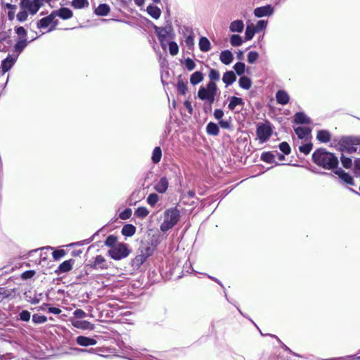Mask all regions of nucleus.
I'll return each mask as SVG.
<instances>
[{
	"label": "nucleus",
	"mask_w": 360,
	"mask_h": 360,
	"mask_svg": "<svg viewBox=\"0 0 360 360\" xmlns=\"http://www.w3.org/2000/svg\"><path fill=\"white\" fill-rule=\"evenodd\" d=\"M51 246L36 248L27 252L18 257L11 258L7 264L0 269L10 270H44L56 266V261L64 257L66 252L63 249L53 250Z\"/></svg>",
	"instance_id": "obj_1"
},
{
	"label": "nucleus",
	"mask_w": 360,
	"mask_h": 360,
	"mask_svg": "<svg viewBox=\"0 0 360 360\" xmlns=\"http://www.w3.org/2000/svg\"><path fill=\"white\" fill-rule=\"evenodd\" d=\"M139 273H146L147 274V283L150 284V286L156 283H159L161 281H167L172 279L174 271H130L128 273L122 274L119 275L112 274L106 278L105 281L103 283L105 286L114 285L116 283L122 281L120 278H127L129 275H136Z\"/></svg>",
	"instance_id": "obj_2"
},
{
	"label": "nucleus",
	"mask_w": 360,
	"mask_h": 360,
	"mask_svg": "<svg viewBox=\"0 0 360 360\" xmlns=\"http://www.w3.org/2000/svg\"><path fill=\"white\" fill-rule=\"evenodd\" d=\"M312 161L317 166L327 170L334 172L339 165L338 157L324 148H319L314 151L311 156Z\"/></svg>",
	"instance_id": "obj_3"
},
{
	"label": "nucleus",
	"mask_w": 360,
	"mask_h": 360,
	"mask_svg": "<svg viewBox=\"0 0 360 360\" xmlns=\"http://www.w3.org/2000/svg\"><path fill=\"white\" fill-rule=\"evenodd\" d=\"M163 221L160 226L162 232L165 233L175 226L180 220L181 212L176 207L167 209L164 212Z\"/></svg>",
	"instance_id": "obj_4"
},
{
	"label": "nucleus",
	"mask_w": 360,
	"mask_h": 360,
	"mask_svg": "<svg viewBox=\"0 0 360 360\" xmlns=\"http://www.w3.org/2000/svg\"><path fill=\"white\" fill-rule=\"evenodd\" d=\"M119 311L116 304L109 302H100L96 305L94 312L98 313V317L101 321H108L114 318Z\"/></svg>",
	"instance_id": "obj_5"
},
{
	"label": "nucleus",
	"mask_w": 360,
	"mask_h": 360,
	"mask_svg": "<svg viewBox=\"0 0 360 360\" xmlns=\"http://www.w3.org/2000/svg\"><path fill=\"white\" fill-rule=\"evenodd\" d=\"M218 87L214 82H208L206 86H201L198 91V97L201 101H205L210 105V110H212V104L214 102L217 94Z\"/></svg>",
	"instance_id": "obj_6"
},
{
	"label": "nucleus",
	"mask_w": 360,
	"mask_h": 360,
	"mask_svg": "<svg viewBox=\"0 0 360 360\" xmlns=\"http://www.w3.org/2000/svg\"><path fill=\"white\" fill-rule=\"evenodd\" d=\"M130 253L128 245L124 243H118L108 250L109 256L115 260H120L127 257Z\"/></svg>",
	"instance_id": "obj_7"
},
{
	"label": "nucleus",
	"mask_w": 360,
	"mask_h": 360,
	"mask_svg": "<svg viewBox=\"0 0 360 360\" xmlns=\"http://www.w3.org/2000/svg\"><path fill=\"white\" fill-rule=\"evenodd\" d=\"M42 6L41 0H20V8L31 15H35Z\"/></svg>",
	"instance_id": "obj_8"
},
{
	"label": "nucleus",
	"mask_w": 360,
	"mask_h": 360,
	"mask_svg": "<svg viewBox=\"0 0 360 360\" xmlns=\"http://www.w3.org/2000/svg\"><path fill=\"white\" fill-rule=\"evenodd\" d=\"M256 134L259 142L263 143L266 142L271 137L272 128L269 124H260L257 127Z\"/></svg>",
	"instance_id": "obj_9"
},
{
	"label": "nucleus",
	"mask_w": 360,
	"mask_h": 360,
	"mask_svg": "<svg viewBox=\"0 0 360 360\" xmlns=\"http://www.w3.org/2000/svg\"><path fill=\"white\" fill-rule=\"evenodd\" d=\"M153 29L158 39H173L174 37V30L171 24H168L165 27H158L154 25Z\"/></svg>",
	"instance_id": "obj_10"
},
{
	"label": "nucleus",
	"mask_w": 360,
	"mask_h": 360,
	"mask_svg": "<svg viewBox=\"0 0 360 360\" xmlns=\"http://www.w3.org/2000/svg\"><path fill=\"white\" fill-rule=\"evenodd\" d=\"M274 7L267 4L264 6L257 7L254 10V15L257 18H262V17H269L271 16L274 13Z\"/></svg>",
	"instance_id": "obj_11"
},
{
	"label": "nucleus",
	"mask_w": 360,
	"mask_h": 360,
	"mask_svg": "<svg viewBox=\"0 0 360 360\" xmlns=\"http://www.w3.org/2000/svg\"><path fill=\"white\" fill-rule=\"evenodd\" d=\"M70 321L71 322L72 325L76 328L89 330L94 329V325L86 320L70 319Z\"/></svg>",
	"instance_id": "obj_12"
},
{
	"label": "nucleus",
	"mask_w": 360,
	"mask_h": 360,
	"mask_svg": "<svg viewBox=\"0 0 360 360\" xmlns=\"http://www.w3.org/2000/svg\"><path fill=\"white\" fill-rule=\"evenodd\" d=\"M18 56H13L10 54L4 59L1 63V69L2 74H5L9 71L16 62Z\"/></svg>",
	"instance_id": "obj_13"
},
{
	"label": "nucleus",
	"mask_w": 360,
	"mask_h": 360,
	"mask_svg": "<svg viewBox=\"0 0 360 360\" xmlns=\"http://www.w3.org/2000/svg\"><path fill=\"white\" fill-rule=\"evenodd\" d=\"M334 174L338 175L344 183L351 186L354 185L353 177L349 173L345 172L342 168L338 167L334 170Z\"/></svg>",
	"instance_id": "obj_14"
},
{
	"label": "nucleus",
	"mask_w": 360,
	"mask_h": 360,
	"mask_svg": "<svg viewBox=\"0 0 360 360\" xmlns=\"http://www.w3.org/2000/svg\"><path fill=\"white\" fill-rule=\"evenodd\" d=\"M52 13L55 18L59 17L63 20H68L73 15L72 10L67 7H61L58 10L53 11Z\"/></svg>",
	"instance_id": "obj_15"
},
{
	"label": "nucleus",
	"mask_w": 360,
	"mask_h": 360,
	"mask_svg": "<svg viewBox=\"0 0 360 360\" xmlns=\"http://www.w3.org/2000/svg\"><path fill=\"white\" fill-rule=\"evenodd\" d=\"M75 341L78 345L82 347L93 346L97 343L95 338L84 335L77 336Z\"/></svg>",
	"instance_id": "obj_16"
},
{
	"label": "nucleus",
	"mask_w": 360,
	"mask_h": 360,
	"mask_svg": "<svg viewBox=\"0 0 360 360\" xmlns=\"http://www.w3.org/2000/svg\"><path fill=\"white\" fill-rule=\"evenodd\" d=\"M169 186L168 179L166 176H162L159 181L155 184L154 189L159 193H165Z\"/></svg>",
	"instance_id": "obj_17"
},
{
	"label": "nucleus",
	"mask_w": 360,
	"mask_h": 360,
	"mask_svg": "<svg viewBox=\"0 0 360 360\" xmlns=\"http://www.w3.org/2000/svg\"><path fill=\"white\" fill-rule=\"evenodd\" d=\"M293 122L297 124H308L311 122V120L304 112H297L294 115Z\"/></svg>",
	"instance_id": "obj_18"
},
{
	"label": "nucleus",
	"mask_w": 360,
	"mask_h": 360,
	"mask_svg": "<svg viewBox=\"0 0 360 360\" xmlns=\"http://www.w3.org/2000/svg\"><path fill=\"white\" fill-rule=\"evenodd\" d=\"M276 102L282 105H285L289 103L290 97L285 90H278L276 94Z\"/></svg>",
	"instance_id": "obj_19"
},
{
	"label": "nucleus",
	"mask_w": 360,
	"mask_h": 360,
	"mask_svg": "<svg viewBox=\"0 0 360 360\" xmlns=\"http://www.w3.org/2000/svg\"><path fill=\"white\" fill-rule=\"evenodd\" d=\"M54 15L51 12L49 15L42 18L37 22V27L39 29H45L47 28L49 25L51 26V22L54 19Z\"/></svg>",
	"instance_id": "obj_20"
},
{
	"label": "nucleus",
	"mask_w": 360,
	"mask_h": 360,
	"mask_svg": "<svg viewBox=\"0 0 360 360\" xmlns=\"http://www.w3.org/2000/svg\"><path fill=\"white\" fill-rule=\"evenodd\" d=\"M233 55L230 50H224L220 53L219 60L226 65H230L233 60Z\"/></svg>",
	"instance_id": "obj_21"
},
{
	"label": "nucleus",
	"mask_w": 360,
	"mask_h": 360,
	"mask_svg": "<svg viewBox=\"0 0 360 360\" xmlns=\"http://www.w3.org/2000/svg\"><path fill=\"white\" fill-rule=\"evenodd\" d=\"M236 79V73L231 70L225 72L222 77V81L226 87L235 82Z\"/></svg>",
	"instance_id": "obj_22"
},
{
	"label": "nucleus",
	"mask_w": 360,
	"mask_h": 360,
	"mask_svg": "<svg viewBox=\"0 0 360 360\" xmlns=\"http://www.w3.org/2000/svg\"><path fill=\"white\" fill-rule=\"evenodd\" d=\"M316 139L321 143H328L331 139V134L326 129L318 130Z\"/></svg>",
	"instance_id": "obj_23"
},
{
	"label": "nucleus",
	"mask_w": 360,
	"mask_h": 360,
	"mask_svg": "<svg viewBox=\"0 0 360 360\" xmlns=\"http://www.w3.org/2000/svg\"><path fill=\"white\" fill-rule=\"evenodd\" d=\"M185 29L187 32H189V34L185 38V45L189 50H193L194 49V34L193 30L188 27H185Z\"/></svg>",
	"instance_id": "obj_24"
},
{
	"label": "nucleus",
	"mask_w": 360,
	"mask_h": 360,
	"mask_svg": "<svg viewBox=\"0 0 360 360\" xmlns=\"http://www.w3.org/2000/svg\"><path fill=\"white\" fill-rule=\"evenodd\" d=\"M155 250H154L148 243H142L139 248V252H141L147 259L153 255Z\"/></svg>",
	"instance_id": "obj_25"
},
{
	"label": "nucleus",
	"mask_w": 360,
	"mask_h": 360,
	"mask_svg": "<svg viewBox=\"0 0 360 360\" xmlns=\"http://www.w3.org/2000/svg\"><path fill=\"white\" fill-rule=\"evenodd\" d=\"M245 104L242 98L237 96H231L229 98V103L228 108L230 110H233L237 106H243Z\"/></svg>",
	"instance_id": "obj_26"
},
{
	"label": "nucleus",
	"mask_w": 360,
	"mask_h": 360,
	"mask_svg": "<svg viewBox=\"0 0 360 360\" xmlns=\"http://www.w3.org/2000/svg\"><path fill=\"white\" fill-rule=\"evenodd\" d=\"M244 23L242 20H236L232 21L229 25V30L232 32L240 33L243 31Z\"/></svg>",
	"instance_id": "obj_27"
},
{
	"label": "nucleus",
	"mask_w": 360,
	"mask_h": 360,
	"mask_svg": "<svg viewBox=\"0 0 360 360\" xmlns=\"http://www.w3.org/2000/svg\"><path fill=\"white\" fill-rule=\"evenodd\" d=\"M147 13L154 19H158L161 15V10L157 6L150 4L146 8Z\"/></svg>",
	"instance_id": "obj_28"
},
{
	"label": "nucleus",
	"mask_w": 360,
	"mask_h": 360,
	"mask_svg": "<svg viewBox=\"0 0 360 360\" xmlns=\"http://www.w3.org/2000/svg\"><path fill=\"white\" fill-rule=\"evenodd\" d=\"M110 11V8L107 4H101L95 9L94 13L98 16H106Z\"/></svg>",
	"instance_id": "obj_29"
},
{
	"label": "nucleus",
	"mask_w": 360,
	"mask_h": 360,
	"mask_svg": "<svg viewBox=\"0 0 360 360\" xmlns=\"http://www.w3.org/2000/svg\"><path fill=\"white\" fill-rule=\"evenodd\" d=\"M295 134L300 139H303L311 134V129L309 127H297L294 129Z\"/></svg>",
	"instance_id": "obj_30"
},
{
	"label": "nucleus",
	"mask_w": 360,
	"mask_h": 360,
	"mask_svg": "<svg viewBox=\"0 0 360 360\" xmlns=\"http://www.w3.org/2000/svg\"><path fill=\"white\" fill-rule=\"evenodd\" d=\"M136 228L131 224H127L123 226L121 233L126 237H131L136 233Z\"/></svg>",
	"instance_id": "obj_31"
},
{
	"label": "nucleus",
	"mask_w": 360,
	"mask_h": 360,
	"mask_svg": "<svg viewBox=\"0 0 360 360\" xmlns=\"http://www.w3.org/2000/svg\"><path fill=\"white\" fill-rule=\"evenodd\" d=\"M206 132L211 136H217L219 134V127L217 124L210 122L206 126Z\"/></svg>",
	"instance_id": "obj_32"
},
{
	"label": "nucleus",
	"mask_w": 360,
	"mask_h": 360,
	"mask_svg": "<svg viewBox=\"0 0 360 360\" xmlns=\"http://www.w3.org/2000/svg\"><path fill=\"white\" fill-rule=\"evenodd\" d=\"M199 49L202 52H207L211 49V44L205 37H201L199 39Z\"/></svg>",
	"instance_id": "obj_33"
},
{
	"label": "nucleus",
	"mask_w": 360,
	"mask_h": 360,
	"mask_svg": "<svg viewBox=\"0 0 360 360\" xmlns=\"http://www.w3.org/2000/svg\"><path fill=\"white\" fill-rule=\"evenodd\" d=\"M147 258L143 255L141 252L138 254L132 260L131 266L133 268H139L146 261Z\"/></svg>",
	"instance_id": "obj_34"
},
{
	"label": "nucleus",
	"mask_w": 360,
	"mask_h": 360,
	"mask_svg": "<svg viewBox=\"0 0 360 360\" xmlns=\"http://www.w3.org/2000/svg\"><path fill=\"white\" fill-rule=\"evenodd\" d=\"M204 79L203 73L200 71H195L190 77V82L193 85H196L201 82Z\"/></svg>",
	"instance_id": "obj_35"
},
{
	"label": "nucleus",
	"mask_w": 360,
	"mask_h": 360,
	"mask_svg": "<svg viewBox=\"0 0 360 360\" xmlns=\"http://www.w3.org/2000/svg\"><path fill=\"white\" fill-rule=\"evenodd\" d=\"M238 84L240 87H241L243 89L248 90L250 89L252 86V80L250 78L246 76H241L239 78Z\"/></svg>",
	"instance_id": "obj_36"
},
{
	"label": "nucleus",
	"mask_w": 360,
	"mask_h": 360,
	"mask_svg": "<svg viewBox=\"0 0 360 360\" xmlns=\"http://www.w3.org/2000/svg\"><path fill=\"white\" fill-rule=\"evenodd\" d=\"M28 41L27 39H19L14 46V51L20 53L27 46Z\"/></svg>",
	"instance_id": "obj_37"
},
{
	"label": "nucleus",
	"mask_w": 360,
	"mask_h": 360,
	"mask_svg": "<svg viewBox=\"0 0 360 360\" xmlns=\"http://www.w3.org/2000/svg\"><path fill=\"white\" fill-rule=\"evenodd\" d=\"M94 267L100 269L108 268V265L105 258L101 255H97L95 257Z\"/></svg>",
	"instance_id": "obj_38"
},
{
	"label": "nucleus",
	"mask_w": 360,
	"mask_h": 360,
	"mask_svg": "<svg viewBox=\"0 0 360 360\" xmlns=\"http://www.w3.org/2000/svg\"><path fill=\"white\" fill-rule=\"evenodd\" d=\"M257 33L255 25L253 24L248 25L245 32V39L246 41L251 40Z\"/></svg>",
	"instance_id": "obj_39"
},
{
	"label": "nucleus",
	"mask_w": 360,
	"mask_h": 360,
	"mask_svg": "<svg viewBox=\"0 0 360 360\" xmlns=\"http://www.w3.org/2000/svg\"><path fill=\"white\" fill-rule=\"evenodd\" d=\"M162 158V150L159 146H156L153 151L151 160L154 164L160 162Z\"/></svg>",
	"instance_id": "obj_40"
},
{
	"label": "nucleus",
	"mask_w": 360,
	"mask_h": 360,
	"mask_svg": "<svg viewBox=\"0 0 360 360\" xmlns=\"http://www.w3.org/2000/svg\"><path fill=\"white\" fill-rule=\"evenodd\" d=\"M261 160L271 164L275 162V156L271 151L264 152L261 155Z\"/></svg>",
	"instance_id": "obj_41"
},
{
	"label": "nucleus",
	"mask_w": 360,
	"mask_h": 360,
	"mask_svg": "<svg viewBox=\"0 0 360 360\" xmlns=\"http://www.w3.org/2000/svg\"><path fill=\"white\" fill-rule=\"evenodd\" d=\"M233 69L235 70L236 75H238V76H243V74L245 71V64L243 62L239 61L237 62L233 65Z\"/></svg>",
	"instance_id": "obj_42"
},
{
	"label": "nucleus",
	"mask_w": 360,
	"mask_h": 360,
	"mask_svg": "<svg viewBox=\"0 0 360 360\" xmlns=\"http://www.w3.org/2000/svg\"><path fill=\"white\" fill-rule=\"evenodd\" d=\"M75 263V259H70L62 262L56 270H72V265Z\"/></svg>",
	"instance_id": "obj_43"
},
{
	"label": "nucleus",
	"mask_w": 360,
	"mask_h": 360,
	"mask_svg": "<svg viewBox=\"0 0 360 360\" xmlns=\"http://www.w3.org/2000/svg\"><path fill=\"white\" fill-rule=\"evenodd\" d=\"M230 43L233 46H240L243 44V40L239 34H232L230 37Z\"/></svg>",
	"instance_id": "obj_44"
},
{
	"label": "nucleus",
	"mask_w": 360,
	"mask_h": 360,
	"mask_svg": "<svg viewBox=\"0 0 360 360\" xmlns=\"http://www.w3.org/2000/svg\"><path fill=\"white\" fill-rule=\"evenodd\" d=\"M148 214L149 211L146 207H139L134 212V214L140 219H144Z\"/></svg>",
	"instance_id": "obj_45"
},
{
	"label": "nucleus",
	"mask_w": 360,
	"mask_h": 360,
	"mask_svg": "<svg viewBox=\"0 0 360 360\" xmlns=\"http://www.w3.org/2000/svg\"><path fill=\"white\" fill-rule=\"evenodd\" d=\"M137 281L140 283L139 287L142 288H148L150 286V284L147 283L146 273H141V275L137 278Z\"/></svg>",
	"instance_id": "obj_46"
},
{
	"label": "nucleus",
	"mask_w": 360,
	"mask_h": 360,
	"mask_svg": "<svg viewBox=\"0 0 360 360\" xmlns=\"http://www.w3.org/2000/svg\"><path fill=\"white\" fill-rule=\"evenodd\" d=\"M72 6L77 9H82L89 6L88 0H72Z\"/></svg>",
	"instance_id": "obj_47"
},
{
	"label": "nucleus",
	"mask_w": 360,
	"mask_h": 360,
	"mask_svg": "<svg viewBox=\"0 0 360 360\" xmlns=\"http://www.w3.org/2000/svg\"><path fill=\"white\" fill-rule=\"evenodd\" d=\"M160 199L159 195L155 193H152L147 197L146 201L151 207H154Z\"/></svg>",
	"instance_id": "obj_48"
},
{
	"label": "nucleus",
	"mask_w": 360,
	"mask_h": 360,
	"mask_svg": "<svg viewBox=\"0 0 360 360\" xmlns=\"http://www.w3.org/2000/svg\"><path fill=\"white\" fill-rule=\"evenodd\" d=\"M169 52L170 55L174 56L179 53V46L176 42L170 41L168 42Z\"/></svg>",
	"instance_id": "obj_49"
},
{
	"label": "nucleus",
	"mask_w": 360,
	"mask_h": 360,
	"mask_svg": "<svg viewBox=\"0 0 360 360\" xmlns=\"http://www.w3.org/2000/svg\"><path fill=\"white\" fill-rule=\"evenodd\" d=\"M32 320L34 324H41L45 323L47 321V317L44 315L34 314L32 315Z\"/></svg>",
	"instance_id": "obj_50"
},
{
	"label": "nucleus",
	"mask_w": 360,
	"mask_h": 360,
	"mask_svg": "<svg viewBox=\"0 0 360 360\" xmlns=\"http://www.w3.org/2000/svg\"><path fill=\"white\" fill-rule=\"evenodd\" d=\"M208 76L210 79L209 82L215 83V82L219 81L220 79L219 72L215 69H210Z\"/></svg>",
	"instance_id": "obj_51"
},
{
	"label": "nucleus",
	"mask_w": 360,
	"mask_h": 360,
	"mask_svg": "<svg viewBox=\"0 0 360 360\" xmlns=\"http://www.w3.org/2000/svg\"><path fill=\"white\" fill-rule=\"evenodd\" d=\"M145 243H148L154 250H156L158 245L160 243V240L159 236L153 235L150 240Z\"/></svg>",
	"instance_id": "obj_52"
},
{
	"label": "nucleus",
	"mask_w": 360,
	"mask_h": 360,
	"mask_svg": "<svg viewBox=\"0 0 360 360\" xmlns=\"http://www.w3.org/2000/svg\"><path fill=\"white\" fill-rule=\"evenodd\" d=\"M278 148L285 155H288L291 153V148L290 145L285 141L281 142L278 145Z\"/></svg>",
	"instance_id": "obj_53"
},
{
	"label": "nucleus",
	"mask_w": 360,
	"mask_h": 360,
	"mask_svg": "<svg viewBox=\"0 0 360 360\" xmlns=\"http://www.w3.org/2000/svg\"><path fill=\"white\" fill-rule=\"evenodd\" d=\"M117 237L115 235H110L107 237L105 245L108 247H110V248H112V247H115L116 243H117Z\"/></svg>",
	"instance_id": "obj_54"
},
{
	"label": "nucleus",
	"mask_w": 360,
	"mask_h": 360,
	"mask_svg": "<svg viewBox=\"0 0 360 360\" xmlns=\"http://www.w3.org/2000/svg\"><path fill=\"white\" fill-rule=\"evenodd\" d=\"M340 161L344 168L350 169L352 166V160L350 158L345 157L342 154Z\"/></svg>",
	"instance_id": "obj_55"
},
{
	"label": "nucleus",
	"mask_w": 360,
	"mask_h": 360,
	"mask_svg": "<svg viewBox=\"0 0 360 360\" xmlns=\"http://www.w3.org/2000/svg\"><path fill=\"white\" fill-rule=\"evenodd\" d=\"M313 148L312 143L309 142L305 144H302V146H299V150L304 153V155H308L311 152Z\"/></svg>",
	"instance_id": "obj_56"
},
{
	"label": "nucleus",
	"mask_w": 360,
	"mask_h": 360,
	"mask_svg": "<svg viewBox=\"0 0 360 360\" xmlns=\"http://www.w3.org/2000/svg\"><path fill=\"white\" fill-rule=\"evenodd\" d=\"M176 89L180 94L186 95L188 90L187 83L183 81H178Z\"/></svg>",
	"instance_id": "obj_57"
},
{
	"label": "nucleus",
	"mask_w": 360,
	"mask_h": 360,
	"mask_svg": "<svg viewBox=\"0 0 360 360\" xmlns=\"http://www.w3.org/2000/svg\"><path fill=\"white\" fill-rule=\"evenodd\" d=\"M331 146H333L337 150H339L342 153L346 152L345 148H347V147L341 143L340 140L338 141L336 139H334L333 141V143H331Z\"/></svg>",
	"instance_id": "obj_58"
},
{
	"label": "nucleus",
	"mask_w": 360,
	"mask_h": 360,
	"mask_svg": "<svg viewBox=\"0 0 360 360\" xmlns=\"http://www.w3.org/2000/svg\"><path fill=\"white\" fill-rule=\"evenodd\" d=\"M30 318L31 314L27 310L24 309L19 313L18 319L22 321L27 322L30 321Z\"/></svg>",
	"instance_id": "obj_59"
},
{
	"label": "nucleus",
	"mask_w": 360,
	"mask_h": 360,
	"mask_svg": "<svg viewBox=\"0 0 360 360\" xmlns=\"http://www.w3.org/2000/svg\"><path fill=\"white\" fill-rule=\"evenodd\" d=\"M15 32L19 36L20 39H27V30L22 26L15 27Z\"/></svg>",
	"instance_id": "obj_60"
},
{
	"label": "nucleus",
	"mask_w": 360,
	"mask_h": 360,
	"mask_svg": "<svg viewBox=\"0 0 360 360\" xmlns=\"http://www.w3.org/2000/svg\"><path fill=\"white\" fill-rule=\"evenodd\" d=\"M87 316V314L81 309H77L73 311V317L70 319H77L80 320V319L84 318Z\"/></svg>",
	"instance_id": "obj_61"
},
{
	"label": "nucleus",
	"mask_w": 360,
	"mask_h": 360,
	"mask_svg": "<svg viewBox=\"0 0 360 360\" xmlns=\"http://www.w3.org/2000/svg\"><path fill=\"white\" fill-rule=\"evenodd\" d=\"M259 58V53L257 51H250L248 54V62L250 64L255 63Z\"/></svg>",
	"instance_id": "obj_62"
},
{
	"label": "nucleus",
	"mask_w": 360,
	"mask_h": 360,
	"mask_svg": "<svg viewBox=\"0 0 360 360\" xmlns=\"http://www.w3.org/2000/svg\"><path fill=\"white\" fill-rule=\"evenodd\" d=\"M184 65L188 71L193 70L196 66L194 60L190 58H187L184 60Z\"/></svg>",
	"instance_id": "obj_63"
},
{
	"label": "nucleus",
	"mask_w": 360,
	"mask_h": 360,
	"mask_svg": "<svg viewBox=\"0 0 360 360\" xmlns=\"http://www.w3.org/2000/svg\"><path fill=\"white\" fill-rule=\"evenodd\" d=\"M132 211L130 208H126L120 213V218L123 220L128 219L131 217Z\"/></svg>",
	"instance_id": "obj_64"
}]
</instances>
